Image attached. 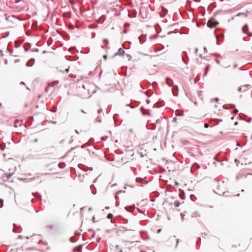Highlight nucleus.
I'll use <instances>...</instances> for the list:
<instances>
[{
    "label": "nucleus",
    "instance_id": "14",
    "mask_svg": "<svg viewBox=\"0 0 252 252\" xmlns=\"http://www.w3.org/2000/svg\"><path fill=\"white\" fill-rule=\"evenodd\" d=\"M193 166H194V167L195 166V167H196L198 168H200L199 165L198 164H194Z\"/></svg>",
    "mask_w": 252,
    "mask_h": 252
},
{
    "label": "nucleus",
    "instance_id": "5",
    "mask_svg": "<svg viewBox=\"0 0 252 252\" xmlns=\"http://www.w3.org/2000/svg\"><path fill=\"white\" fill-rule=\"evenodd\" d=\"M166 83L169 85V86H172L173 84V81L171 79H169V78H167L166 80Z\"/></svg>",
    "mask_w": 252,
    "mask_h": 252
},
{
    "label": "nucleus",
    "instance_id": "7",
    "mask_svg": "<svg viewBox=\"0 0 252 252\" xmlns=\"http://www.w3.org/2000/svg\"><path fill=\"white\" fill-rule=\"evenodd\" d=\"M12 175V174L11 173H8L6 174V177L7 179H9L11 177V176Z\"/></svg>",
    "mask_w": 252,
    "mask_h": 252
},
{
    "label": "nucleus",
    "instance_id": "17",
    "mask_svg": "<svg viewBox=\"0 0 252 252\" xmlns=\"http://www.w3.org/2000/svg\"><path fill=\"white\" fill-rule=\"evenodd\" d=\"M71 3H74V0H68Z\"/></svg>",
    "mask_w": 252,
    "mask_h": 252
},
{
    "label": "nucleus",
    "instance_id": "29",
    "mask_svg": "<svg viewBox=\"0 0 252 252\" xmlns=\"http://www.w3.org/2000/svg\"><path fill=\"white\" fill-rule=\"evenodd\" d=\"M251 242L252 243V239L251 240Z\"/></svg>",
    "mask_w": 252,
    "mask_h": 252
},
{
    "label": "nucleus",
    "instance_id": "19",
    "mask_svg": "<svg viewBox=\"0 0 252 252\" xmlns=\"http://www.w3.org/2000/svg\"><path fill=\"white\" fill-rule=\"evenodd\" d=\"M68 71H69V67H68V68H66V69H65V71H66V72H68Z\"/></svg>",
    "mask_w": 252,
    "mask_h": 252
},
{
    "label": "nucleus",
    "instance_id": "28",
    "mask_svg": "<svg viewBox=\"0 0 252 252\" xmlns=\"http://www.w3.org/2000/svg\"><path fill=\"white\" fill-rule=\"evenodd\" d=\"M2 52V51L1 50H0V53H1Z\"/></svg>",
    "mask_w": 252,
    "mask_h": 252
},
{
    "label": "nucleus",
    "instance_id": "12",
    "mask_svg": "<svg viewBox=\"0 0 252 252\" xmlns=\"http://www.w3.org/2000/svg\"><path fill=\"white\" fill-rule=\"evenodd\" d=\"M85 209V207H82L81 208V212L83 213L84 210Z\"/></svg>",
    "mask_w": 252,
    "mask_h": 252
},
{
    "label": "nucleus",
    "instance_id": "11",
    "mask_svg": "<svg viewBox=\"0 0 252 252\" xmlns=\"http://www.w3.org/2000/svg\"><path fill=\"white\" fill-rule=\"evenodd\" d=\"M74 252H78L79 248L78 247H76L73 249Z\"/></svg>",
    "mask_w": 252,
    "mask_h": 252
},
{
    "label": "nucleus",
    "instance_id": "27",
    "mask_svg": "<svg viewBox=\"0 0 252 252\" xmlns=\"http://www.w3.org/2000/svg\"><path fill=\"white\" fill-rule=\"evenodd\" d=\"M216 62H217V63H220V62H219L218 61H217V60L216 61Z\"/></svg>",
    "mask_w": 252,
    "mask_h": 252
},
{
    "label": "nucleus",
    "instance_id": "18",
    "mask_svg": "<svg viewBox=\"0 0 252 252\" xmlns=\"http://www.w3.org/2000/svg\"><path fill=\"white\" fill-rule=\"evenodd\" d=\"M238 124V122H235L234 123V125L236 126V125H237Z\"/></svg>",
    "mask_w": 252,
    "mask_h": 252
},
{
    "label": "nucleus",
    "instance_id": "16",
    "mask_svg": "<svg viewBox=\"0 0 252 252\" xmlns=\"http://www.w3.org/2000/svg\"><path fill=\"white\" fill-rule=\"evenodd\" d=\"M121 52H122L123 53H124V51L123 50H122L121 49H119V54H121Z\"/></svg>",
    "mask_w": 252,
    "mask_h": 252
},
{
    "label": "nucleus",
    "instance_id": "23",
    "mask_svg": "<svg viewBox=\"0 0 252 252\" xmlns=\"http://www.w3.org/2000/svg\"><path fill=\"white\" fill-rule=\"evenodd\" d=\"M88 210H89V211H91V210H92V208H91V207H89V208H88Z\"/></svg>",
    "mask_w": 252,
    "mask_h": 252
},
{
    "label": "nucleus",
    "instance_id": "21",
    "mask_svg": "<svg viewBox=\"0 0 252 252\" xmlns=\"http://www.w3.org/2000/svg\"><path fill=\"white\" fill-rule=\"evenodd\" d=\"M249 36H252V33H248Z\"/></svg>",
    "mask_w": 252,
    "mask_h": 252
},
{
    "label": "nucleus",
    "instance_id": "10",
    "mask_svg": "<svg viewBox=\"0 0 252 252\" xmlns=\"http://www.w3.org/2000/svg\"><path fill=\"white\" fill-rule=\"evenodd\" d=\"M234 119V117H232L231 118V121H230L229 122H228V123H229V124H231L232 123V122H231V121H232V120H233Z\"/></svg>",
    "mask_w": 252,
    "mask_h": 252
},
{
    "label": "nucleus",
    "instance_id": "4",
    "mask_svg": "<svg viewBox=\"0 0 252 252\" xmlns=\"http://www.w3.org/2000/svg\"><path fill=\"white\" fill-rule=\"evenodd\" d=\"M249 30V28L247 25H245L242 28V31L244 33H247V32Z\"/></svg>",
    "mask_w": 252,
    "mask_h": 252
},
{
    "label": "nucleus",
    "instance_id": "6",
    "mask_svg": "<svg viewBox=\"0 0 252 252\" xmlns=\"http://www.w3.org/2000/svg\"><path fill=\"white\" fill-rule=\"evenodd\" d=\"M180 203V202L179 201H177V200H176L174 202V205L175 207H178L179 206Z\"/></svg>",
    "mask_w": 252,
    "mask_h": 252
},
{
    "label": "nucleus",
    "instance_id": "13",
    "mask_svg": "<svg viewBox=\"0 0 252 252\" xmlns=\"http://www.w3.org/2000/svg\"><path fill=\"white\" fill-rule=\"evenodd\" d=\"M204 127L205 128H208L209 127V124L207 123L204 124Z\"/></svg>",
    "mask_w": 252,
    "mask_h": 252
},
{
    "label": "nucleus",
    "instance_id": "3",
    "mask_svg": "<svg viewBox=\"0 0 252 252\" xmlns=\"http://www.w3.org/2000/svg\"><path fill=\"white\" fill-rule=\"evenodd\" d=\"M240 16H244L245 17H247L248 16V12L247 13H240L236 15H235L232 19H234L235 18Z\"/></svg>",
    "mask_w": 252,
    "mask_h": 252
},
{
    "label": "nucleus",
    "instance_id": "15",
    "mask_svg": "<svg viewBox=\"0 0 252 252\" xmlns=\"http://www.w3.org/2000/svg\"><path fill=\"white\" fill-rule=\"evenodd\" d=\"M103 58H104V59L105 60H107V55H103Z\"/></svg>",
    "mask_w": 252,
    "mask_h": 252
},
{
    "label": "nucleus",
    "instance_id": "20",
    "mask_svg": "<svg viewBox=\"0 0 252 252\" xmlns=\"http://www.w3.org/2000/svg\"><path fill=\"white\" fill-rule=\"evenodd\" d=\"M161 229H159L158 230V233H159L161 232Z\"/></svg>",
    "mask_w": 252,
    "mask_h": 252
},
{
    "label": "nucleus",
    "instance_id": "9",
    "mask_svg": "<svg viewBox=\"0 0 252 252\" xmlns=\"http://www.w3.org/2000/svg\"><path fill=\"white\" fill-rule=\"evenodd\" d=\"M209 67H210V66H209V65H207L206 66V72H205V74H207V71H208V69H209Z\"/></svg>",
    "mask_w": 252,
    "mask_h": 252
},
{
    "label": "nucleus",
    "instance_id": "25",
    "mask_svg": "<svg viewBox=\"0 0 252 252\" xmlns=\"http://www.w3.org/2000/svg\"><path fill=\"white\" fill-rule=\"evenodd\" d=\"M237 112H238V111H237V110H234V112H235V113H237Z\"/></svg>",
    "mask_w": 252,
    "mask_h": 252
},
{
    "label": "nucleus",
    "instance_id": "2",
    "mask_svg": "<svg viewBox=\"0 0 252 252\" xmlns=\"http://www.w3.org/2000/svg\"><path fill=\"white\" fill-rule=\"evenodd\" d=\"M223 187V185H219L218 187V194H223L224 193H225V191H223L222 189V188Z\"/></svg>",
    "mask_w": 252,
    "mask_h": 252
},
{
    "label": "nucleus",
    "instance_id": "22",
    "mask_svg": "<svg viewBox=\"0 0 252 252\" xmlns=\"http://www.w3.org/2000/svg\"><path fill=\"white\" fill-rule=\"evenodd\" d=\"M175 89L178 90V87L177 86H175L174 87Z\"/></svg>",
    "mask_w": 252,
    "mask_h": 252
},
{
    "label": "nucleus",
    "instance_id": "24",
    "mask_svg": "<svg viewBox=\"0 0 252 252\" xmlns=\"http://www.w3.org/2000/svg\"><path fill=\"white\" fill-rule=\"evenodd\" d=\"M93 220H94H94H95V219H94V217H93Z\"/></svg>",
    "mask_w": 252,
    "mask_h": 252
},
{
    "label": "nucleus",
    "instance_id": "8",
    "mask_svg": "<svg viewBox=\"0 0 252 252\" xmlns=\"http://www.w3.org/2000/svg\"><path fill=\"white\" fill-rule=\"evenodd\" d=\"M113 217V215L112 214H109L108 215H107V218L109 219H111Z\"/></svg>",
    "mask_w": 252,
    "mask_h": 252
},
{
    "label": "nucleus",
    "instance_id": "1",
    "mask_svg": "<svg viewBox=\"0 0 252 252\" xmlns=\"http://www.w3.org/2000/svg\"><path fill=\"white\" fill-rule=\"evenodd\" d=\"M219 24V22L217 21H214L211 20H209L207 22L208 27L211 28H216Z\"/></svg>",
    "mask_w": 252,
    "mask_h": 252
},
{
    "label": "nucleus",
    "instance_id": "26",
    "mask_svg": "<svg viewBox=\"0 0 252 252\" xmlns=\"http://www.w3.org/2000/svg\"><path fill=\"white\" fill-rule=\"evenodd\" d=\"M34 141H35V142H37V139H35L34 140Z\"/></svg>",
    "mask_w": 252,
    "mask_h": 252
}]
</instances>
